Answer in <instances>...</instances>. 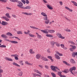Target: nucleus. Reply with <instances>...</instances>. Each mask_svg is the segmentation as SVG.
<instances>
[{"mask_svg": "<svg viewBox=\"0 0 77 77\" xmlns=\"http://www.w3.org/2000/svg\"><path fill=\"white\" fill-rule=\"evenodd\" d=\"M30 28H32V29H36L37 30H40L43 33H46L47 34H48V33H54L55 32V31L54 30H49L48 29H45V30H42L40 29H39L38 28H36L35 27L33 26H30Z\"/></svg>", "mask_w": 77, "mask_h": 77, "instance_id": "f257e3e1", "label": "nucleus"}, {"mask_svg": "<svg viewBox=\"0 0 77 77\" xmlns=\"http://www.w3.org/2000/svg\"><path fill=\"white\" fill-rule=\"evenodd\" d=\"M76 70V67L75 66H73L72 67H71L69 69V71L72 74L74 75V74H75V71Z\"/></svg>", "mask_w": 77, "mask_h": 77, "instance_id": "f03ea898", "label": "nucleus"}, {"mask_svg": "<svg viewBox=\"0 0 77 77\" xmlns=\"http://www.w3.org/2000/svg\"><path fill=\"white\" fill-rule=\"evenodd\" d=\"M27 32H24V33L25 34H26V35H29V36L30 37H32L33 38V37H35V36L34 35L32 34L29 33H30V31L28 30H27Z\"/></svg>", "mask_w": 77, "mask_h": 77, "instance_id": "7ed1b4c3", "label": "nucleus"}, {"mask_svg": "<svg viewBox=\"0 0 77 77\" xmlns=\"http://www.w3.org/2000/svg\"><path fill=\"white\" fill-rule=\"evenodd\" d=\"M56 35H57V37L59 38H60L62 39H65V37L63 36H62V34L59 32L57 33Z\"/></svg>", "mask_w": 77, "mask_h": 77, "instance_id": "20e7f679", "label": "nucleus"}, {"mask_svg": "<svg viewBox=\"0 0 77 77\" xmlns=\"http://www.w3.org/2000/svg\"><path fill=\"white\" fill-rule=\"evenodd\" d=\"M18 4L17 5V6H18V8H21V9H23L24 8V6H23V4L20 2H18Z\"/></svg>", "mask_w": 77, "mask_h": 77, "instance_id": "39448f33", "label": "nucleus"}, {"mask_svg": "<svg viewBox=\"0 0 77 77\" xmlns=\"http://www.w3.org/2000/svg\"><path fill=\"white\" fill-rule=\"evenodd\" d=\"M5 41H9L11 43H12L13 44H18V42L17 41H10L7 38H5Z\"/></svg>", "mask_w": 77, "mask_h": 77, "instance_id": "423d86ee", "label": "nucleus"}, {"mask_svg": "<svg viewBox=\"0 0 77 77\" xmlns=\"http://www.w3.org/2000/svg\"><path fill=\"white\" fill-rule=\"evenodd\" d=\"M41 57H42V56L41 54H38L36 55L35 58L37 59H39L40 58L41 59Z\"/></svg>", "mask_w": 77, "mask_h": 77, "instance_id": "0eeeda50", "label": "nucleus"}, {"mask_svg": "<svg viewBox=\"0 0 77 77\" xmlns=\"http://www.w3.org/2000/svg\"><path fill=\"white\" fill-rule=\"evenodd\" d=\"M51 68L52 70L55 71V72H57V70L56 69V66H51Z\"/></svg>", "mask_w": 77, "mask_h": 77, "instance_id": "6e6552de", "label": "nucleus"}, {"mask_svg": "<svg viewBox=\"0 0 77 77\" xmlns=\"http://www.w3.org/2000/svg\"><path fill=\"white\" fill-rule=\"evenodd\" d=\"M2 18H3V19H5L6 21H10V19H9L6 16H3L1 17Z\"/></svg>", "mask_w": 77, "mask_h": 77, "instance_id": "1a4fd4ad", "label": "nucleus"}, {"mask_svg": "<svg viewBox=\"0 0 77 77\" xmlns=\"http://www.w3.org/2000/svg\"><path fill=\"white\" fill-rule=\"evenodd\" d=\"M55 42H54V41H52L50 42V44L51 47L53 48L54 47V44H55Z\"/></svg>", "mask_w": 77, "mask_h": 77, "instance_id": "9d476101", "label": "nucleus"}, {"mask_svg": "<svg viewBox=\"0 0 77 77\" xmlns=\"http://www.w3.org/2000/svg\"><path fill=\"white\" fill-rule=\"evenodd\" d=\"M41 59H42V60H44V61H48V59L46 58V57H44V56H42V57H41Z\"/></svg>", "mask_w": 77, "mask_h": 77, "instance_id": "9b49d317", "label": "nucleus"}, {"mask_svg": "<svg viewBox=\"0 0 77 77\" xmlns=\"http://www.w3.org/2000/svg\"><path fill=\"white\" fill-rule=\"evenodd\" d=\"M23 9H31V7L29 6H27L26 7H23Z\"/></svg>", "mask_w": 77, "mask_h": 77, "instance_id": "f8f14e48", "label": "nucleus"}, {"mask_svg": "<svg viewBox=\"0 0 77 77\" xmlns=\"http://www.w3.org/2000/svg\"><path fill=\"white\" fill-rule=\"evenodd\" d=\"M5 60H8V61H13V60L11 58H9L8 57H5Z\"/></svg>", "mask_w": 77, "mask_h": 77, "instance_id": "ddd939ff", "label": "nucleus"}, {"mask_svg": "<svg viewBox=\"0 0 77 77\" xmlns=\"http://www.w3.org/2000/svg\"><path fill=\"white\" fill-rule=\"evenodd\" d=\"M55 57L56 59H58V60L60 59V57L56 54H55Z\"/></svg>", "mask_w": 77, "mask_h": 77, "instance_id": "4468645a", "label": "nucleus"}, {"mask_svg": "<svg viewBox=\"0 0 77 77\" xmlns=\"http://www.w3.org/2000/svg\"><path fill=\"white\" fill-rule=\"evenodd\" d=\"M34 72H36L37 73H38V74H40V75H42V74L41 73V72H40L38 70L36 69H35L34 70Z\"/></svg>", "mask_w": 77, "mask_h": 77, "instance_id": "2eb2a0df", "label": "nucleus"}, {"mask_svg": "<svg viewBox=\"0 0 77 77\" xmlns=\"http://www.w3.org/2000/svg\"><path fill=\"white\" fill-rule=\"evenodd\" d=\"M2 24L3 26H6V25H8V22H6L2 21Z\"/></svg>", "mask_w": 77, "mask_h": 77, "instance_id": "dca6fc26", "label": "nucleus"}, {"mask_svg": "<svg viewBox=\"0 0 77 77\" xmlns=\"http://www.w3.org/2000/svg\"><path fill=\"white\" fill-rule=\"evenodd\" d=\"M60 46H61L62 48H63L64 50H67L68 49L67 48L65 47V45L63 44H61Z\"/></svg>", "mask_w": 77, "mask_h": 77, "instance_id": "f3484780", "label": "nucleus"}, {"mask_svg": "<svg viewBox=\"0 0 77 77\" xmlns=\"http://www.w3.org/2000/svg\"><path fill=\"white\" fill-rule=\"evenodd\" d=\"M29 52L30 54H34L35 53V52L33 51L32 49H30L29 50Z\"/></svg>", "mask_w": 77, "mask_h": 77, "instance_id": "a211bd4d", "label": "nucleus"}, {"mask_svg": "<svg viewBox=\"0 0 77 77\" xmlns=\"http://www.w3.org/2000/svg\"><path fill=\"white\" fill-rule=\"evenodd\" d=\"M72 56L73 57H75V56H77V52H73L72 53Z\"/></svg>", "mask_w": 77, "mask_h": 77, "instance_id": "6ab92c4d", "label": "nucleus"}, {"mask_svg": "<svg viewBox=\"0 0 77 77\" xmlns=\"http://www.w3.org/2000/svg\"><path fill=\"white\" fill-rule=\"evenodd\" d=\"M22 14H25V15H32V14L31 13H28L27 12H24V13H22Z\"/></svg>", "mask_w": 77, "mask_h": 77, "instance_id": "aec40b11", "label": "nucleus"}, {"mask_svg": "<svg viewBox=\"0 0 77 77\" xmlns=\"http://www.w3.org/2000/svg\"><path fill=\"white\" fill-rule=\"evenodd\" d=\"M35 33L37 35V38H39V39H41L42 38V36H41V35H39V34L37 32H36Z\"/></svg>", "mask_w": 77, "mask_h": 77, "instance_id": "412c9836", "label": "nucleus"}, {"mask_svg": "<svg viewBox=\"0 0 77 77\" xmlns=\"http://www.w3.org/2000/svg\"><path fill=\"white\" fill-rule=\"evenodd\" d=\"M41 15L43 16V17H47V15L45 14V13L42 12L41 13Z\"/></svg>", "mask_w": 77, "mask_h": 77, "instance_id": "4be33fe9", "label": "nucleus"}, {"mask_svg": "<svg viewBox=\"0 0 77 77\" xmlns=\"http://www.w3.org/2000/svg\"><path fill=\"white\" fill-rule=\"evenodd\" d=\"M5 16L8 18H11V17L10 15H9V14L8 13H7L5 14Z\"/></svg>", "mask_w": 77, "mask_h": 77, "instance_id": "5701e85b", "label": "nucleus"}, {"mask_svg": "<svg viewBox=\"0 0 77 77\" xmlns=\"http://www.w3.org/2000/svg\"><path fill=\"white\" fill-rule=\"evenodd\" d=\"M70 61L71 62V63H75V61L73 59H71L70 60Z\"/></svg>", "mask_w": 77, "mask_h": 77, "instance_id": "b1692460", "label": "nucleus"}, {"mask_svg": "<svg viewBox=\"0 0 77 77\" xmlns=\"http://www.w3.org/2000/svg\"><path fill=\"white\" fill-rule=\"evenodd\" d=\"M3 70L2 69H0V77H2V75L1 74V73H3Z\"/></svg>", "mask_w": 77, "mask_h": 77, "instance_id": "393cba45", "label": "nucleus"}, {"mask_svg": "<svg viewBox=\"0 0 77 77\" xmlns=\"http://www.w3.org/2000/svg\"><path fill=\"white\" fill-rule=\"evenodd\" d=\"M63 63H65V64H66V65H67L68 66H70V64L68 63L67 62H66L64 61H63Z\"/></svg>", "mask_w": 77, "mask_h": 77, "instance_id": "a878e982", "label": "nucleus"}, {"mask_svg": "<svg viewBox=\"0 0 77 77\" xmlns=\"http://www.w3.org/2000/svg\"><path fill=\"white\" fill-rule=\"evenodd\" d=\"M25 64H26L27 65H32V64L29 63L28 61H25Z\"/></svg>", "mask_w": 77, "mask_h": 77, "instance_id": "bb28decb", "label": "nucleus"}, {"mask_svg": "<svg viewBox=\"0 0 77 77\" xmlns=\"http://www.w3.org/2000/svg\"><path fill=\"white\" fill-rule=\"evenodd\" d=\"M6 35H8V36H13V35H12V33H11L10 32H7L6 33Z\"/></svg>", "mask_w": 77, "mask_h": 77, "instance_id": "cd10ccee", "label": "nucleus"}, {"mask_svg": "<svg viewBox=\"0 0 77 77\" xmlns=\"http://www.w3.org/2000/svg\"><path fill=\"white\" fill-rule=\"evenodd\" d=\"M50 23V20H48L45 21V23L46 24H48Z\"/></svg>", "mask_w": 77, "mask_h": 77, "instance_id": "c85d7f7f", "label": "nucleus"}, {"mask_svg": "<svg viewBox=\"0 0 77 77\" xmlns=\"http://www.w3.org/2000/svg\"><path fill=\"white\" fill-rule=\"evenodd\" d=\"M70 47H71L73 50H75L76 48V46L75 45H70Z\"/></svg>", "mask_w": 77, "mask_h": 77, "instance_id": "c756f323", "label": "nucleus"}, {"mask_svg": "<svg viewBox=\"0 0 77 77\" xmlns=\"http://www.w3.org/2000/svg\"><path fill=\"white\" fill-rule=\"evenodd\" d=\"M12 64L14 65H15V66H19V67L20 66V65L17 64V63H15V62H14Z\"/></svg>", "mask_w": 77, "mask_h": 77, "instance_id": "7c9ffc66", "label": "nucleus"}, {"mask_svg": "<svg viewBox=\"0 0 77 77\" xmlns=\"http://www.w3.org/2000/svg\"><path fill=\"white\" fill-rule=\"evenodd\" d=\"M17 33L19 34L22 35L23 34V32L21 31H19L17 32Z\"/></svg>", "mask_w": 77, "mask_h": 77, "instance_id": "2f4dec72", "label": "nucleus"}, {"mask_svg": "<svg viewBox=\"0 0 77 77\" xmlns=\"http://www.w3.org/2000/svg\"><path fill=\"white\" fill-rule=\"evenodd\" d=\"M71 3H73L74 4V6H77V3L75 2H74V1H72L71 2Z\"/></svg>", "mask_w": 77, "mask_h": 77, "instance_id": "473e14b6", "label": "nucleus"}, {"mask_svg": "<svg viewBox=\"0 0 77 77\" xmlns=\"http://www.w3.org/2000/svg\"><path fill=\"white\" fill-rule=\"evenodd\" d=\"M1 37L2 38H7L8 37L6 36V35H5L4 34H2L1 35Z\"/></svg>", "mask_w": 77, "mask_h": 77, "instance_id": "72a5a7b5", "label": "nucleus"}, {"mask_svg": "<svg viewBox=\"0 0 77 77\" xmlns=\"http://www.w3.org/2000/svg\"><path fill=\"white\" fill-rule=\"evenodd\" d=\"M47 7L49 9H51V10L53 9V8L51 7V6H50L49 5H48L47 6Z\"/></svg>", "mask_w": 77, "mask_h": 77, "instance_id": "f704fd0d", "label": "nucleus"}, {"mask_svg": "<svg viewBox=\"0 0 77 77\" xmlns=\"http://www.w3.org/2000/svg\"><path fill=\"white\" fill-rule=\"evenodd\" d=\"M10 1L11 2H18V1L17 0H10Z\"/></svg>", "mask_w": 77, "mask_h": 77, "instance_id": "c9c22d12", "label": "nucleus"}, {"mask_svg": "<svg viewBox=\"0 0 77 77\" xmlns=\"http://www.w3.org/2000/svg\"><path fill=\"white\" fill-rule=\"evenodd\" d=\"M56 53L57 54H58V55L60 56H63V54H62L59 53V52H57Z\"/></svg>", "mask_w": 77, "mask_h": 77, "instance_id": "e433bc0d", "label": "nucleus"}, {"mask_svg": "<svg viewBox=\"0 0 77 77\" xmlns=\"http://www.w3.org/2000/svg\"><path fill=\"white\" fill-rule=\"evenodd\" d=\"M0 2H2L3 3H6L7 2H8V0H0Z\"/></svg>", "mask_w": 77, "mask_h": 77, "instance_id": "4c0bfd02", "label": "nucleus"}, {"mask_svg": "<svg viewBox=\"0 0 77 77\" xmlns=\"http://www.w3.org/2000/svg\"><path fill=\"white\" fill-rule=\"evenodd\" d=\"M62 74V72H58V74L59 76L60 77L61 75H62L61 74Z\"/></svg>", "mask_w": 77, "mask_h": 77, "instance_id": "58836bf2", "label": "nucleus"}, {"mask_svg": "<svg viewBox=\"0 0 77 77\" xmlns=\"http://www.w3.org/2000/svg\"><path fill=\"white\" fill-rule=\"evenodd\" d=\"M45 17H43L44 20H48V17L47 16H45Z\"/></svg>", "mask_w": 77, "mask_h": 77, "instance_id": "ea45409f", "label": "nucleus"}, {"mask_svg": "<svg viewBox=\"0 0 77 77\" xmlns=\"http://www.w3.org/2000/svg\"><path fill=\"white\" fill-rule=\"evenodd\" d=\"M0 47H1L2 48H6V46L5 45H1L0 46Z\"/></svg>", "mask_w": 77, "mask_h": 77, "instance_id": "a19ab883", "label": "nucleus"}, {"mask_svg": "<svg viewBox=\"0 0 77 77\" xmlns=\"http://www.w3.org/2000/svg\"><path fill=\"white\" fill-rule=\"evenodd\" d=\"M22 75H23V72H20L19 74L18 75H19L20 76H22Z\"/></svg>", "mask_w": 77, "mask_h": 77, "instance_id": "79ce46f5", "label": "nucleus"}, {"mask_svg": "<svg viewBox=\"0 0 77 77\" xmlns=\"http://www.w3.org/2000/svg\"><path fill=\"white\" fill-rule=\"evenodd\" d=\"M55 44H56V45L57 46V47H59L60 46V45L57 42H55Z\"/></svg>", "mask_w": 77, "mask_h": 77, "instance_id": "37998d69", "label": "nucleus"}, {"mask_svg": "<svg viewBox=\"0 0 77 77\" xmlns=\"http://www.w3.org/2000/svg\"><path fill=\"white\" fill-rule=\"evenodd\" d=\"M65 30L66 31V32H71V30L69 29H65Z\"/></svg>", "mask_w": 77, "mask_h": 77, "instance_id": "c03bdc74", "label": "nucleus"}, {"mask_svg": "<svg viewBox=\"0 0 77 77\" xmlns=\"http://www.w3.org/2000/svg\"><path fill=\"white\" fill-rule=\"evenodd\" d=\"M57 69L58 71H60V69L57 66H55V69Z\"/></svg>", "mask_w": 77, "mask_h": 77, "instance_id": "a18cd8bd", "label": "nucleus"}, {"mask_svg": "<svg viewBox=\"0 0 77 77\" xmlns=\"http://www.w3.org/2000/svg\"><path fill=\"white\" fill-rule=\"evenodd\" d=\"M26 4H29V1L28 0H25Z\"/></svg>", "mask_w": 77, "mask_h": 77, "instance_id": "49530a36", "label": "nucleus"}, {"mask_svg": "<svg viewBox=\"0 0 77 77\" xmlns=\"http://www.w3.org/2000/svg\"><path fill=\"white\" fill-rule=\"evenodd\" d=\"M11 56H13V57H15L16 56H18V55L17 54H14V55H11Z\"/></svg>", "mask_w": 77, "mask_h": 77, "instance_id": "de8ad7c7", "label": "nucleus"}, {"mask_svg": "<svg viewBox=\"0 0 77 77\" xmlns=\"http://www.w3.org/2000/svg\"><path fill=\"white\" fill-rule=\"evenodd\" d=\"M69 50L71 51H74V49L72 48H70Z\"/></svg>", "mask_w": 77, "mask_h": 77, "instance_id": "09e8293b", "label": "nucleus"}, {"mask_svg": "<svg viewBox=\"0 0 77 77\" xmlns=\"http://www.w3.org/2000/svg\"><path fill=\"white\" fill-rule=\"evenodd\" d=\"M14 59H15V60H19V59H18V58L17 57V56H16L14 57Z\"/></svg>", "mask_w": 77, "mask_h": 77, "instance_id": "8fccbe9b", "label": "nucleus"}, {"mask_svg": "<svg viewBox=\"0 0 77 77\" xmlns=\"http://www.w3.org/2000/svg\"><path fill=\"white\" fill-rule=\"evenodd\" d=\"M12 16L13 17H14V18H17V16L15 15V14H12Z\"/></svg>", "mask_w": 77, "mask_h": 77, "instance_id": "3c124183", "label": "nucleus"}, {"mask_svg": "<svg viewBox=\"0 0 77 77\" xmlns=\"http://www.w3.org/2000/svg\"><path fill=\"white\" fill-rule=\"evenodd\" d=\"M48 59H50V60L52 59V57L51 56H48Z\"/></svg>", "mask_w": 77, "mask_h": 77, "instance_id": "603ef678", "label": "nucleus"}, {"mask_svg": "<svg viewBox=\"0 0 77 77\" xmlns=\"http://www.w3.org/2000/svg\"><path fill=\"white\" fill-rule=\"evenodd\" d=\"M21 1H22L24 4H26V1L24 0H22Z\"/></svg>", "mask_w": 77, "mask_h": 77, "instance_id": "864d4df0", "label": "nucleus"}, {"mask_svg": "<svg viewBox=\"0 0 77 77\" xmlns=\"http://www.w3.org/2000/svg\"><path fill=\"white\" fill-rule=\"evenodd\" d=\"M38 66L41 68H43V66L42 65H39Z\"/></svg>", "mask_w": 77, "mask_h": 77, "instance_id": "5fc2aeb1", "label": "nucleus"}, {"mask_svg": "<svg viewBox=\"0 0 77 77\" xmlns=\"http://www.w3.org/2000/svg\"><path fill=\"white\" fill-rule=\"evenodd\" d=\"M69 72V70L68 69L66 71H65L64 72L65 73H67Z\"/></svg>", "mask_w": 77, "mask_h": 77, "instance_id": "6e6d98bb", "label": "nucleus"}, {"mask_svg": "<svg viewBox=\"0 0 77 77\" xmlns=\"http://www.w3.org/2000/svg\"><path fill=\"white\" fill-rule=\"evenodd\" d=\"M65 9H67V10H69V8L66 6L65 7Z\"/></svg>", "mask_w": 77, "mask_h": 77, "instance_id": "4d7b16f0", "label": "nucleus"}, {"mask_svg": "<svg viewBox=\"0 0 77 77\" xmlns=\"http://www.w3.org/2000/svg\"><path fill=\"white\" fill-rule=\"evenodd\" d=\"M45 67L46 69H48V66L47 65L45 66Z\"/></svg>", "mask_w": 77, "mask_h": 77, "instance_id": "13d9d810", "label": "nucleus"}, {"mask_svg": "<svg viewBox=\"0 0 77 77\" xmlns=\"http://www.w3.org/2000/svg\"><path fill=\"white\" fill-rule=\"evenodd\" d=\"M14 38H15L17 39H18V40H19V41H20V39L19 38H18V37H15Z\"/></svg>", "mask_w": 77, "mask_h": 77, "instance_id": "bf43d9fd", "label": "nucleus"}, {"mask_svg": "<svg viewBox=\"0 0 77 77\" xmlns=\"http://www.w3.org/2000/svg\"><path fill=\"white\" fill-rule=\"evenodd\" d=\"M43 2H44V3H47V2L45 0H43Z\"/></svg>", "mask_w": 77, "mask_h": 77, "instance_id": "052dcab7", "label": "nucleus"}, {"mask_svg": "<svg viewBox=\"0 0 77 77\" xmlns=\"http://www.w3.org/2000/svg\"><path fill=\"white\" fill-rule=\"evenodd\" d=\"M54 20H52V22H50L49 23V24H52V23H54Z\"/></svg>", "mask_w": 77, "mask_h": 77, "instance_id": "680f3d73", "label": "nucleus"}, {"mask_svg": "<svg viewBox=\"0 0 77 77\" xmlns=\"http://www.w3.org/2000/svg\"><path fill=\"white\" fill-rule=\"evenodd\" d=\"M60 5H63V2H60Z\"/></svg>", "mask_w": 77, "mask_h": 77, "instance_id": "e2e57ef3", "label": "nucleus"}, {"mask_svg": "<svg viewBox=\"0 0 77 77\" xmlns=\"http://www.w3.org/2000/svg\"><path fill=\"white\" fill-rule=\"evenodd\" d=\"M68 10L70 12H72V9H70V8H69V9Z\"/></svg>", "mask_w": 77, "mask_h": 77, "instance_id": "0e129e2a", "label": "nucleus"}, {"mask_svg": "<svg viewBox=\"0 0 77 77\" xmlns=\"http://www.w3.org/2000/svg\"><path fill=\"white\" fill-rule=\"evenodd\" d=\"M71 44H72V45H75V43H74L73 42H72Z\"/></svg>", "mask_w": 77, "mask_h": 77, "instance_id": "69168bd1", "label": "nucleus"}, {"mask_svg": "<svg viewBox=\"0 0 77 77\" xmlns=\"http://www.w3.org/2000/svg\"><path fill=\"white\" fill-rule=\"evenodd\" d=\"M37 74H34L33 73V75L34 76H37Z\"/></svg>", "mask_w": 77, "mask_h": 77, "instance_id": "338daca9", "label": "nucleus"}, {"mask_svg": "<svg viewBox=\"0 0 77 77\" xmlns=\"http://www.w3.org/2000/svg\"><path fill=\"white\" fill-rule=\"evenodd\" d=\"M66 77V76L65 75H61V77Z\"/></svg>", "mask_w": 77, "mask_h": 77, "instance_id": "774afa93", "label": "nucleus"}]
</instances>
